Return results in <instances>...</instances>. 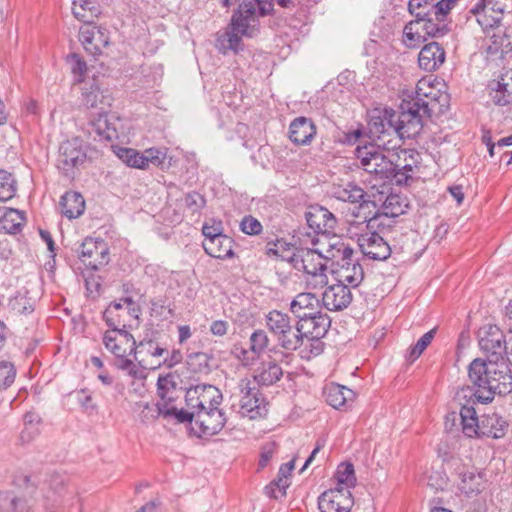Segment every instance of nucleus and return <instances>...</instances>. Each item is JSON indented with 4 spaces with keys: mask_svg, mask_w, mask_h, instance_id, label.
I'll return each instance as SVG.
<instances>
[{
    "mask_svg": "<svg viewBox=\"0 0 512 512\" xmlns=\"http://www.w3.org/2000/svg\"><path fill=\"white\" fill-rule=\"evenodd\" d=\"M319 253H321L326 260H332L336 264L342 259H347L348 256H353V249L346 245L342 238L333 234L323 235V240L320 241Z\"/></svg>",
    "mask_w": 512,
    "mask_h": 512,
    "instance_id": "6ab92c4d",
    "label": "nucleus"
},
{
    "mask_svg": "<svg viewBox=\"0 0 512 512\" xmlns=\"http://www.w3.org/2000/svg\"><path fill=\"white\" fill-rule=\"evenodd\" d=\"M87 161V145L79 138L64 141L59 147L57 168L68 179H74Z\"/></svg>",
    "mask_w": 512,
    "mask_h": 512,
    "instance_id": "423d86ee",
    "label": "nucleus"
},
{
    "mask_svg": "<svg viewBox=\"0 0 512 512\" xmlns=\"http://www.w3.org/2000/svg\"><path fill=\"white\" fill-rule=\"evenodd\" d=\"M331 325V319L327 314H318L314 317H306L297 319L295 328L297 332L302 333L304 338L321 339L323 338Z\"/></svg>",
    "mask_w": 512,
    "mask_h": 512,
    "instance_id": "f3484780",
    "label": "nucleus"
},
{
    "mask_svg": "<svg viewBox=\"0 0 512 512\" xmlns=\"http://www.w3.org/2000/svg\"><path fill=\"white\" fill-rule=\"evenodd\" d=\"M335 477L337 479V487L350 490L356 484L354 466L349 462L341 463L338 466Z\"/></svg>",
    "mask_w": 512,
    "mask_h": 512,
    "instance_id": "ea45409f",
    "label": "nucleus"
},
{
    "mask_svg": "<svg viewBox=\"0 0 512 512\" xmlns=\"http://www.w3.org/2000/svg\"><path fill=\"white\" fill-rule=\"evenodd\" d=\"M238 9L232 15L230 24L216 34L215 47L223 55L243 51L242 36L253 37L258 26L259 16L270 13L271 4L267 0H236Z\"/></svg>",
    "mask_w": 512,
    "mask_h": 512,
    "instance_id": "f03ea898",
    "label": "nucleus"
},
{
    "mask_svg": "<svg viewBox=\"0 0 512 512\" xmlns=\"http://www.w3.org/2000/svg\"><path fill=\"white\" fill-rule=\"evenodd\" d=\"M17 191V182L13 175L5 170H0V201L12 199Z\"/></svg>",
    "mask_w": 512,
    "mask_h": 512,
    "instance_id": "79ce46f5",
    "label": "nucleus"
},
{
    "mask_svg": "<svg viewBox=\"0 0 512 512\" xmlns=\"http://www.w3.org/2000/svg\"><path fill=\"white\" fill-rule=\"evenodd\" d=\"M241 231L248 235H257L262 231L261 223L253 216H245L240 223Z\"/></svg>",
    "mask_w": 512,
    "mask_h": 512,
    "instance_id": "e2e57ef3",
    "label": "nucleus"
},
{
    "mask_svg": "<svg viewBox=\"0 0 512 512\" xmlns=\"http://www.w3.org/2000/svg\"><path fill=\"white\" fill-rule=\"evenodd\" d=\"M110 328L103 336L105 348L117 358L134 355L135 360H138V355L142 353V350L136 345L133 335L125 329L126 324H123L122 328L120 326Z\"/></svg>",
    "mask_w": 512,
    "mask_h": 512,
    "instance_id": "1a4fd4ad",
    "label": "nucleus"
},
{
    "mask_svg": "<svg viewBox=\"0 0 512 512\" xmlns=\"http://www.w3.org/2000/svg\"><path fill=\"white\" fill-rule=\"evenodd\" d=\"M420 30H422L421 25L417 24V22L411 21L404 28V42L407 46L411 47L414 41H419L421 38Z\"/></svg>",
    "mask_w": 512,
    "mask_h": 512,
    "instance_id": "0e129e2a",
    "label": "nucleus"
},
{
    "mask_svg": "<svg viewBox=\"0 0 512 512\" xmlns=\"http://www.w3.org/2000/svg\"><path fill=\"white\" fill-rule=\"evenodd\" d=\"M72 13L77 20L87 25L91 24L101 12L95 0H74Z\"/></svg>",
    "mask_w": 512,
    "mask_h": 512,
    "instance_id": "7c9ffc66",
    "label": "nucleus"
},
{
    "mask_svg": "<svg viewBox=\"0 0 512 512\" xmlns=\"http://www.w3.org/2000/svg\"><path fill=\"white\" fill-rule=\"evenodd\" d=\"M353 397V391L341 385H331L326 391V401L333 408L339 409Z\"/></svg>",
    "mask_w": 512,
    "mask_h": 512,
    "instance_id": "c9c22d12",
    "label": "nucleus"
},
{
    "mask_svg": "<svg viewBox=\"0 0 512 512\" xmlns=\"http://www.w3.org/2000/svg\"><path fill=\"white\" fill-rule=\"evenodd\" d=\"M358 245L363 256L372 260H386L391 254L389 244L376 232L361 234Z\"/></svg>",
    "mask_w": 512,
    "mask_h": 512,
    "instance_id": "4468645a",
    "label": "nucleus"
},
{
    "mask_svg": "<svg viewBox=\"0 0 512 512\" xmlns=\"http://www.w3.org/2000/svg\"><path fill=\"white\" fill-rule=\"evenodd\" d=\"M79 40L84 49L93 56L100 55L109 44L108 31L91 24L83 25L79 30Z\"/></svg>",
    "mask_w": 512,
    "mask_h": 512,
    "instance_id": "ddd939ff",
    "label": "nucleus"
},
{
    "mask_svg": "<svg viewBox=\"0 0 512 512\" xmlns=\"http://www.w3.org/2000/svg\"><path fill=\"white\" fill-rule=\"evenodd\" d=\"M16 377V369L11 362H0V390L10 387Z\"/></svg>",
    "mask_w": 512,
    "mask_h": 512,
    "instance_id": "8fccbe9b",
    "label": "nucleus"
},
{
    "mask_svg": "<svg viewBox=\"0 0 512 512\" xmlns=\"http://www.w3.org/2000/svg\"><path fill=\"white\" fill-rule=\"evenodd\" d=\"M324 257L319 253V249H301L292 257L294 267L303 270L309 277L308 285L313 288L323 287L327 284V267L323 263Z\"/></svg>",
    "mask_w": 512,
    "mask_h": 512,
    "instance_id": "6e6552de",
    "label": "nucleus"
},
{
    "mask_svg": "<svg viewBox=\"0 0 512 512\" xmlns=\"http://www.w3.org/2000/svg\"><path fill=\"white\" fill-rule=\"evenodd\" d=\"M427 485L435 490H444L448 486V477L442 471H431L427 476Z\"/></svg>",
    "mask_w": 512,
    "mask_h": 512,
    "instance_id": "bf43d9fd",
    "label": "nucleus"
},
{
    "mask_svg": "<svg viewBox=\"0 0 512 512\" xmlns=\"http://www.w3.org/2000/svg\"><path fill=\"white\" fill-rule=\"evenodd\" d=\"M181 390L179 391H167V392H157L160 401L156 403L158 406V410L164 414V410L169 408H174L176 405L174 402L179 398Z\"/></svg>",
    "mask_w": 512,
    "mask_h": 512,
    "instance_id": "4d7b16f0",
    "label": "nucleus"
},
{
    "mask_svg": "<svg viewBox=\"0 0 512 512\" xmlns=\"http://www.w3.org/2000/svg\"><path fill=\"white\" fill-rule=\"evenodd\" d=\"M458 0H409V12L415 16L414 22L421 25L422 31L430 37L444 36L448 31L445 23L447 15Z\"/></svg>",
    "mask_w": 512,
    "mask_h": 512,
    "instance_id": "39448f33",
    "label": "nucleus"
},
{
    "mask_svg": "<svg viewBox=\"0 0 512 512\" xmlns=\"http://www.w3.org/2000/svg\"><path fill=\"white\" fill-rule=\"evenodd\" d=\"M91 124L94 132L100 139L114 141L119 138L118 124L119 119L108 118L106 111L101 108L100 112H92Z\"/></svg>",
    "mask_w": 512,
    "mask_h": 512,
    "instance_id": "5701e85b",
    "label": "nucleus"
},
{
    "mask_svg": "<svg viewBox=\"0 0 512 512\" xmlns=\"http://www.w3.org/2000/svg\"><path fill=\"white\" fill-rule=\"evenodd\" d=\"M316 134V127L311 119L298 117L294 119L289 128V138L297 145H307Z\"/></svg>",
    "mask_w": 512,
    "mask_h": 512,
    "instance_id": "393cba45",
    "label": "nucleus"
},
{
    "mask_svg": "<svg viewBox=\"0 0 512 512\" xmlns=\"http://www.w3.org/2000/svg\"><path fill=\"white\" fill-rule=\"evenodd\" d=\"M366 193L360 187L349 184L347 188L343 189L339 198L351 203L365 202L364 198Z\"/></svg>",
    "mask_w": 512,
    "mask_h": 512,
    "instance_id": "6e6d98bb",
    "label": "nucleus"
},
{
    "mask_svg": "<svg viewBox=\"0 0 512 512\" xmlns=\"http://www.w3.org/2000/svg\"><path fill=\"white\" fill-rule=\"evenodd\" d=\"M353 299L351 287L343 282H339L328 286L323 295L322 301L324 306L331 311H340L349 306Z\"/></svg>",
    "mask_w": 512,
    "mask_h": 512,
    "instance_id": "dca6fc26",
    "label": "nucleus"
},
{
    "mask_svg": "<svg viewBox=\"0 0 512 512\" xmlns=\"http://www.w3.org/2000/svg\"><path fill=\"white\" fill-rule=\"evenodd\" d=\"M468 377L473 386L462 388L461 394L473 404H487L493 401L495 395L512 392V374L505 362L476 358L468 367Z\"/></svg>",
    "mask_w": 512,
    "mask_h": 512,
    "instance_id": "f257e3e1",
    "label": "nucleus"
},
{
    "mask_svg": "<svg viewBox=\"0 0 512 512\" xmlns=\"http://www.w3.org/2000/svg\"><path fill=\"white\" fill-rule=\"evenodd\" d=\"M205 199L197 192H190L185 196V205L192 210L193 213L199 212L205 206Z\"/></svg>",
    "mask_w": 512,
    "mask_h": 512,
    "instance_id": "338daca9",
    "label": "nucleus"
},
{
    "mask_svg": "<svg viewBox=\"0 0 512 512\" xmlns=\"http://www.w3.org/2000/svg\"><path fill=\"white\" fill-rule=\"evenodd\" d=\"M12 312L16 315H28L35 309V300L27 293H18L9 302Z\"/></svg>",
    "mask_w": 512,
    "mask_h": 512,
    "instance_id": "58836bf2",
    "label": "nucleus"
},
{
    "mask_svg": "<svg viewBox=\"0 0 512 512\" xmlns=\"http://www.w3.org/2000/svg\"><path fill=\"white\" fill-rule=\"evenodd\" d=\"M352 506V493L343 487L327 490L318 498L320 512H350Z\"/></svg>",
    "mask_w": 512,
    "mask_h": 512,
    "instance_id": "9d476101",
    "label": "nucleus"
},
{
    "mask_svg": "<svg viewBox=\"0 0 512 512\" xmlns=\"http://www.w3.org/2000/svg\"><path fill=\"white\" fill-rule=\"evenodd\" d=\"M488 89L503 96H512V69H503L496 79L489 81Z\"/></svg>",
    "mask_w": 512,
    "mask_h": 512,
    "instance_id": "e433bc0d",
    "label": "nucleus"
},
{
    "mask_svg": "<svg viewBox=\"0 0 512 512\" xmlns=\"http://www.w3.org/2000/svg\"><path fill=\"white\" fill-rule=\"evenodd\" d=\"M232 244L233 240L229 236L222 234L213 240H204L203 248L211 257L226 259L234 256Z\"/></svg>",
    "mask_w": 512,
    "mask_h": 512,
    "instance_id": "cd10ccee",
    "label": "nucleus"
},
{
    "mask_svg": "<svg viewBox=\"0 0 512 512\" xmlns=\"http://www.w3.org/2000/svg\"><path fill=\"white\" fill-rule=\"evenodd\" d=\"M61 212L68 219L78 218L83 214L85 201L78 192H66L60 199Z\"/></svg>",
    "mask_w": 512,
    "mask_h": 512,
    "instance_id": "c85d7f7f",
    "label": "nucleus"
},
{
    "mask_svg": "<svg viewBox=\"0 0 512 512\" xmlns=\"http://www.w3.org/2000/svg\"><path fill=\"white\" fill-rule=\"evenodd\" d=\"M265 321L267 328L274 336H277L292 326L289 315L279 310L270 311L266 315Z\"/></svg>",
    "mask_w": 512,
    "mask_h": 512,
    "instance_id": "72a5a7b5",
    "label": "nucleus"
},
{
    "mask_svg": "<svg viewBox=\"0 0 512 512\" xmlns=\"http://www.w3.org/2000/svg\"><path fill=\"white\" fill-rule=\"evenodd\" d=\"M250 349L256 353H263L269 344V337L264 330H256L250 336Z\"/></svg>",
    "mask_w": 512,
    "mask_h": 512,
    "instance_id": "603ef678",
    "label": "nucleus"
},
{
    "mask_svg": "<svg viewBox=\"0 0 512 512\" xmlns=\"http://www.w3.org/2000/svg\"><path fill=\"white\" fill-rule=\"evenodd\" d=\"M142 407L143 409L140 412V419L143 423H150L159 416H162V412L158 410V406L156 404L150 405L149 403H144Z\"/></svg>",
    "mask_w": 512,
    "mask_h": 512,
    "instance_id": "774afa93",
    "label": "nucleus"
},
{
    "mask_svg": "<svg viewBox=\"0 0 512 512\" xmlns=\"http://www.w3.org/2000/svg\"><path fill=\"white\" fill-rule=\"evenodd\" d=\"M226 423V417L222 410L209 408V410L197 411L196 424L205 435H215L222 430Z\"/></svg>",
    "mask_w": 512,
    "mask_h": 512,
    "instance_id": "412c9836",
    "label": "nucleus"
},
{
    "mask_svg": "<svg viewBox=\"0 0 512 512\" xmlns=\"http://www.w3.org/2000/svg\"><path fill=\"white\" fill-rule=\"evenodd\" d=\"M212 356L205 352H195L187 356V365L193 373H207Z\"/></svg>",
    "mask_w": 512,
    "mask_h": 512,
    "instance_id": "37998d69",
    "label": "nucleus"
},
{
    "mask_svg": "<svg viewBox=\"0 0 512 512\" xmlns=\"http://www.w3.org/2000/svg\"><path fill=\"white\" fill-rule=\"evenodd\" d=\"M241 393L240 408L243 413H253L261 415L262 406H265L264 398L261 397L255 387H250L249 380H242L239 384Z\"/></svg>",
    "mask_w": 512,
    "mask_h": 512,
    "instance_id": "a878e982",
    "label": "nucleus"
},
{
    "mask_svg": "<svg viewBox=\"0 0 512 512\" xmlns=\"http://www.w3.org/2000/svg\"><path fill=\"white\" fill-rule=\"evenodd\" d=\"M415 93V96L447 95L448 85L443 79L430 75L418 81Z\"/></svg>",
    "mask_w": 512,
    "mask_h": 512,
    "instance_id": "c756f323",
    "label": "nucleus"
},
{
    "mask_svg": "<svg viewBox=\"0 0 512 512\" xmlns=\"http://www.w3.org/2000/svg\"><path fill=\"white\" fill-rule=\"evenodd\" d=\"M80 260L93 270H98L108 263V249L104 241L86 238L78 250Z\"/></svg>",
    "mask_w": 512,
    "mask_h": 512,
    "instance_id": "f8f14e48",
    "label": "nucleus"
},
{
    "mask_svg": "<svg viewBox=\"0 0 512 512\" xmlns=\"http://www.w3.org/2000/svg\"><path fill=\"white\" fill-rule=\"evenodd\" d=\"M398 113L391 108H375L369 114L370 133L380 137L382 134L397 135L400 139L412 138L421 131L420 120L415 112L401 106Z\"/></svg>",
    "mask_w": 512,
    "mask_h": 512,
    "instance_id": "20e7f679",
    "label": "nucleus"
},
{
    "mask_svg": "<svg viewBox=\"0 0 512 512\" xmlns=\"http://www.w3.org/2000/svg\"><path fill=\"white\" fill-rule=\"evenodd\" d=\"M289 487L288 480L277 477L265 487V493L271 498L278 499L286 495V489Z\"/></svg>",
    "mask_w": 512,
    "mask_h": 512,
    "instance_id": "5fc2aeb1",
    "label": "nucleus"
},
{
    "mask_svg": "<svg viewBox=\"0 0 512 512\" xmlns=\"http://www.w3.org/2000/svg\"><path fill=\"white\" fill-rule=\"evenodd\" d=\"M470 402L460 408V412L447 414L445 421L446 430L451 431L459 420L462 432L467 437H491L494 439L504 437L508 424L500 415L493 413L478 418L477 412Z\"/></svg>",
    "mask_w": 512,
    "mask_h": 512,
    "instance_id": "7ed1b4c3",
    "label": "nucleus"
},
{
    "mask_svg": "<svg viewBox=\"0 0 512 512\" xmlns=\"http://www.w3.org/2000/svg\"><path fill=\"white\" fill-rule=\"evenodd\" d=\"M275 337L277 339L278 346L289 354L301 347L304 340L302 333L297 332L296 328L295 331H293V326Z\"/></svg>",
    "mask_w": 512,
    "mask_h": 512,
    "instance_id": "f704fd0d",
    "label": "nucleus"
},
{
    "mask_svg": "<svg viewBox=\"0 0 512 512\" xmlns=\"http://www.w3.org/2000/svg\"><path fill=\"white\" fill-rule=\"evenodd\" d=\"M318 299L312 293H300L290 304V310L294 314L297 319L302 318L301 312L302 310L309 308V306H314V308H318Z\"/></svg>",
    "mask_w": 512,
    "mask_h": 512,
    "instance_id": "a19ab883",
    "label": "nucleus"
},
{
    "mask_svg": "<svg viewBox=\"0 0 512 512\" xmlns=\"http://www.w3.org/2000/svg\"><path fill=\"white\" fill-rule=\"evenodd\" d=\"M407 204H404L401 197L396 194L389 195L383 203V215L397 217L406 212Z\"/></svg>",
    "mask_w": 512,
    "mask_h": 512,
    "instance_id": "c03bdc74",
    "label": "nucleus"
},
{
    "mask_svg": "<svg viewBox=\"0 0 512 512\" xmlns=\"http://www.w3.org/2000/svg\"><path fill=\"white\" fill-rule=\"evenodd\" d=\"M435 334H436V328H433L430 331L426 332L417 341V343L410 348L407 358L410 361H415L416 359H418L419 356L424 352V350L430 345L433 338L435 337Z\"/></svg>",
    "mask_w": 512,
    "mask_h": 512,
    "instance_id": "09e8293b",
    "label": "nucleus"
},
{
    "mask_svg": "<svg viewBox=\"0 0 512 512\" xmlns=\"http://www.w3.org/2000/svg\"><path fill=\"white\" fill-rule=\"evenodd\" d=\"M126 373L135 380L132 383L133 386H137L135 387V391H138L144 387L143 381L147 377V373L144 367H139L138 365L133 363L126 371Z\"/></svg>",
    "mask_w": 512,
    "mask_h": 512,
    "instance_id": "680f3d73",
    "label": "nucleus"
},
{
    "mask_svg": "<svg viewBox=\"0 0 512 512\" xmlns=\"http://www.w3.org/2000/svg\"><path fill=\"white\" fill-rule=\"evenodd\" d=\"M117 156L130 167L144 169V162L141 153L132 148H118Z\"/></svg>",
    "mask_w": 512,
    "mask_h": 512,
    "instance_id": "49530a36",
    "label": "nucleus"
},
{
    "mask_svg": "<svg viewBox=\"0 0 512 512\" xmlns=\"http://www.w3.org/2000/svg\"><path fill=\"white\" fill-rule=\"evenodd\" d=\"M339 267L337 271L339 282L349 285L351 288H356L364 279V270L357 259L353 256H348L347 259L337 263Z\"/></svg>",
    "mask_w": 512,
    "mask_h": 512,
    "instance_id": "4be33fe9",
    "label": "nucleus"
},
{
    "mask_svg": "<svg viewBox=\"0 0 512 512\" xmlns=\"http://www.w3.org/2000/svg\"><path fill=\"white\" fill-rule=\"evenodd\" d=\"M478 342L480 348L498 359L506 353V341L502 331L495 325H486L479 329Z\"/></svg>",
    "mask_w": 512,
    "mask_h": 512,
    "instance_id": "2eb2a0df",
    "label": "nucleus"
},
{
    "mask_svg": "<svg viewBox=\"0 0 512 512\" xmlns=\"http://www.w3.org/2000/svg\"><path fill=\"white\" fill-rule=\"evenodd\" d=\"M177 388L176 377L172 374H167L165 376H159L157 380V392H167V391H179Z\"/></svg>",
    "mask_w": 512,
    "mask_h": 512,
    "instance_id": "69168bd1",
    "label": "nucleus"
},
{
    "mask_svg": "<svg viewBox=\"0 0 512 512\" xmlns=\"http://www.w3.org/2000/svg\"><path fill=\"white\" fill-rule=\"evenodd\" d=\"M445 50L437 42H430L426 44L420 51L418 56V63L421 69L432 72L445 62Z\"/></svg>",
    "mask_w": 512,
    "mask_h": 512,
    "instance_id": "b1692460",
    "label": "nucleus"
},
{
    "mask_svg": "<svg viewBox=\"0 0 512 512\" xmlns=\"http://www.w3.org/2000/svg\"><path fill=\"white\" fill-rule=\"evenodd\" d=\"M144 162V169L148 167L149 163L159 166L165 159V152L160 149L150 148L141 153Z\"/></svg>",
    "mask_w": 512,
    "mask_h": 512,
    "instance_id": "052dcab7",
    "label": "nucleus"
},
{
    "mask_svg": "<svg viewBox=\"0 0 512 512\" xmlns=\"http://www.w3.org/2000/svg\"><path fill=\"white\" fill-rule=\"evenodd\" d=\"M357 159L363 169L371 174L380 175L381 178L390 179L399 174V165L389 160L379 147L374 144L358 146L355 151Z\"/></svg>",
    "mask_w": 512,
    "mask_h": 512,
    "instance_id": "0eeeda50",
    "label": "nucleus"
},
{
    "mask_svg": "<svg viewBox=\"0 0 512 512\" xmlns=\"http://www.w3.org/2000/svg\"><path fill=\"white\" fill-rule=\"evenodd\" d=\"M460 489L465 494L479 493L484 488V479L481 473L464 471L461 474Z\"/></svg>",
    "mask_w": 512,
    "mask_h": 512,
    "instance_id": "4c0bfd02",
    "label": "nucleus"
},
{
    "mask_svg": "<svg viewBox=\"0 0 512 512\" xmlns=\"http://www.w3.org/2000/svg\"><path fill=\"white\" fill-rule=\"evenodd\" d=\"M504 10L503 4L491 0V4L476 3L470 12L477 16V22L483 28H490L500 23Z\"/></svg>",
    "mask_w": 512,
    "mask_h": 512,
    "instance_id": "aec40b11",
    "label": "nucleus"
},
{
    "mask_svg": "<svg viewBox=\"0 0 512 512\" xmlns=\"http://www.w3.org/2000/svg\"><path fill=\"white\" fill-rule=\"evenodd\" d=\"M67 64L70 67L72 74L74 75L75 81L81 82L87 72V64L80 57L79 54L72 53L66 58Z\"/></svg>",
    "mask_w": 512,
    "mask_h": 512,
    "instance_id": "de8ad7c7",
    "label": "nucleus"
},
{
    "mask_svg": "<svg viewBox=\"0 0 512 512\" xmlns=\"http://www.w3.org/2000/svg\"><path fill=\"white\" fill-rule=\"evenodd\" d=\"M490 42L486 48L488 54H497L498 52H507L510 42L504 33H493L490 36Z\"/></svg>",
    "mask_w": 512,
    "mask_h": 512,
    "instance_id": "3c124183",
    "label": "nucleus"
},
{
    "mask_svg": "<svg viewBox=\"0 0 512 512\" xmlns=\"http://www.w3.org/2000/svg\"><path fill=\"white\" fill-rule=\"evenodd\" d=\"M282 376L283 370L277 361L269 359L260 363L254 371L253 378L259 385L270 386L279 381Z\"/></svg>",
    "mask_w": 512,
    "mask_h": 512,
    "instance_id": "bb28decb",
    "label": "nucleus"
},
{
    "mask_svg": "<svg viewBox=\"0 0 512 512\" xmlns=\"http://www.w3.org/2000/svg\"><path fill=\"white\" fill-rule=\"evenodd\" d=\"M202 233L205 236V240H213L223 234V225L221 221L211 219L209 222H205L202 227Z\"/></svg>",
    "mask_w": 512,
    "mask_h": 512,
    "instance_id": "13d9d810",
    "label": "nucleus"
},
{
    "mask_svg": "<svg viewBox=\"0 0 512 512\" xmlns=\"http://www.w3.org/2000/svg\"><path fill=\"white\" fill-rule=\"evenodd\" d=\"M448 100L449 98H429V101H424L423 98H409V100L404 98L402 107L415 112L422 128L423 118H433L443 114L448 108Z\"/></svg>",
    "mask_w": 512,
    "mask_h": 512,
    "instance_id": "9b49d317",
    "label": "nucleus"
},
{
    "mask_svg": "<svg viewBox=\"0 0 512 512\" xmlns=\"http://www.w3.org/2000/svg\"><path fill=\"white\" fill-rule=\"evenodd\" d=\"M200 396V410H209V408H217L222 402L223 396L220 390L210 384L198 385Z\"/></svg>",
    "mask_w": 512,
    "mask_h": 512,
    "instance_id": "473e14b6",
    "label": "nucleus"
},
{
    "mask_svg": "<svg viewBox=\"0 0 512 512\" xmlns=\"http://www.w3.org/2000/svg\"><path fill=\"white\" fill-rule=\"evenodd\" d=\"M196 414L197 411H187L184 409H178L176 406L174 408H169L164 410V414L162 415L164 418H175L179 423L186 422H196Z\"/></svg>",
    "mask_w": 512,
    "mask_h": 512,
    "instance_id": "864d4df0",
    "label": "nucleus"
},
{
    "mask_svg": "<svg viewBox=\"0 0 512 512\" xmlns=\"http://www.w3.org/2000/svg\"><path fill=\"white\" fill-rule=\"evenodd\" d=\"M308 226L314 232L322 235L333 232L337 225V219L327 208L319 205L311 206L305 213Z\"/></svg>",
    "mask_w": 512,
    "mask_h": 512,
    "instance_id": "a211bd4d",
    "label": "nucleus"
},
{
    "mask_svg": "<svg viewBox=\"0 0 512 512\" xmlns=\"http://www.w3.org/2000/svg\"><path fill=\"white\" fill-rule=\"evenodd\" d=\"M0 224L1 228L7 233H18L25 223L24 213L20 210L13 208H4L0 211Z\"/></svg>",
    "mask_w": 512,
    "mask_h": 512,
    "instance_id": "2f4dec72",
    "label": "nucleus"
},
{
    "mask_svg": "<svg viewBox=\"0 0 512 512\" xmlns=\"http://www.w3.org/2000/svg\"><path fill=\"white\" fill-rule=\"evenodd\" d=\"M126 304L120 299V301H114L110 303V305L103 312V320L109 327H117L123 326L124 320L119 319V317H114L116 312H125Z\"/></svg>",
    "mask_w": 512,
    "mask_h": 512,
    "instance_id": "a18cd8bd",
    "label": "nucleus"
}]
</instances>
